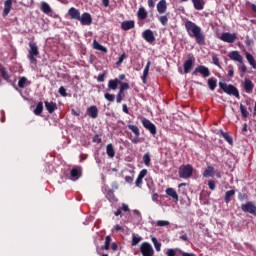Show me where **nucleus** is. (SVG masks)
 <instances>
[{
  "label": "nucleus",
  "mask_w": 256,
  "mask_h": 256,
  "mask_svg": "<svg viewBox=\"0 0 256 256\" xmlns=\"http://www.w3.org/2000/svg\"><path fill=\"white\" fill-rule=\"evenodd\" d=\"M185 29L189 35V37H194L196 39V43L198 45H205V34L201 27L191 21L185 22Z\"/></svg>",
  "instance_id": "1"
},
{
  "label": "nucleus",
  "mask_w": 256,
  "mask_h": 256,
  "mask_svg": "<svg viewBox=\"0 0 256 256\" xmlns=\"http://www.w3.org/2000/svg\"><path fill=\"white\" fill-rule=\"evenodd\" d=\"M30 49L28 50V59L31 64L36 65L37 64V55H39V47H37V44L34 41L29 42Z\"/></svg>",
  "instance_id": "2"
},
{
  "label": "nucleus",
  "mask_w": 256,
  "mask_h": 256,
  "mask_svg": "<svg viewBox=\"0 0 256 256\" xmlns=\"http://www.w3.org/2000/svg\"><path fill=\"white\" fill-rule=\"evenodd\" d=\"M219 87L224 91V93H227V95H233L234 97H239V90L235 86L231 84L227 85L223 82H219Z\"/></svg>",
  "instance_id": "3"
},
{
  "label": "nucleus",
  "mask_w": 256,
  "mask_h": 256,
  "mask_svg": "<svg viewBox=\"0 0 256 256\" xmlns=\"http://www.w3.org/2000/svg\"><path fill=\"white\" fill-rule=\"evenodd\" d=\"M191 175H193V166L189 164L180 166L179 177L181 179H189Z\"/></svg>",
  "instance_id": "4"
},
{
  "label": "nucleus",
  "mask_w": 256,
  "mask_h": 256,
  "mask_svg": "<svg viewBox=\"0 0 256 256\" xmlns=\"http://www.w3.org/2000/svg\"><path fill=\"white\" fill-rule=\"evenodd\" d=\"M202 75V77L207 78L211 76V71L203 65H200L194 69L192 75Z\"/></svg>",
  "instance_id": "5"
},
{
  "label": "nucleus",
  "mask_w": 256,
  "mask_h": 256,
  "mask_svg": "<svg viewBox=\"0 0 256 256\" xmlns=\"http://www.w3.org/2000/svg\"><path fill=\"white\" fill-rule=\"evenodd\" d=\"M142 125L147 131H150L151 135H157V127L149 119L143 118Z\"/></svg>",
  "instance_id": "6"
},
{
  "label": "nucleus",
  "mask_w": 256,
  "mask_h": 256,
  "mask_svg": "<svg viewBox=\"0 0 256 256\" xmlns=\"http://www.w3.org/2000/svg\"><path fill=\"white\" fill-rule=\"evenodd\" d=\"M220 40L223 41L224 43H235V41H237V34L224 32L220 36Z\"/></svg>",
  "instance_id": "7"
},
{
  "label": "nucleus",
  "mask_w": 256,
  "mask_h": 256,
  "mask_svg": "<svg viewBox=\"0 0 256 256\" xmlns=\"http://www.w3.org/2000/svg\"><path fill=\"white\" fill-rule=\"evenodd\" d=\"M140 251L143 256H153L154 253L153 246L147 242L141 244Z\"/></svg>",
  "instance_id": "8"
},
{
  "label": "nucleus",
  "mask_w": 256,
  "mask_h": 256,
  "mask_svg": "<svg viewBox=\"0 0 256 256\" xmlns=\"http://www.w3.org/2000/svg\"><path fill=\"white\" fill-rule=\"evenodd\" d=\"M242 211L244 213H250L251 215H256V206L253 202H247L246 204H242L241 206Z\"/></svg>",
  "instance_id": "9"
},
{
  "label": "nucleus",
  "mask_w": 256,
  "mask_h": 256,
  "mask_svg": "<svg viewBox=\"0 0 256 256\" xmlns=\"http://www.w3.org/2000/svg\"><path fill=\"white\" fill-rule=\"evenodd\" d=\"M78 21H80L81 25L89 26L91 23H93V17H91V14L88 12L83 13L78 18Z\"/></svg>",
  "instance_id": "10"
},
{
  "label": "nucleus",
  "mask_w": 256,
  "mask_h": 256,
  "mask_svg": "<svg viewBox=\"0 0 256 256\" xmlns=\"http://www.w3.org/2000/svg\"><path fill=\"white\" fill-rule=\"evenodd\" d=\"M193 65H195V57L192 56L184 62V73H191Z\"/></svg>",
  "instance_id": "11"
},
{
  "label": "nucleus",
  "mask_w": 256,
  "mask_h": 256,
  "mask_svg": "<svg viewBox=\"0 0 256 256\" xmlns=\"http://www.w3.org/2000/svg\"><path fill=\"white\" fill-rule=\"evenodd\" d=\"M228 57L229 59H231V61H236L237 63H242L243 61V56H241V54L237 50L231 51L228 54Z\"/></svg>",
  "instance_id": "12"
},
{
  "label": "nucleus",
  "mask_w": 256,
  "mask_h": 256,
  "mask_svg": "<svg viewBox=\"0 0 256 256\" xmlns=\"http://www.w3.org/2000/svg\"><path fill=\"white\" fill-rule=\"evenodd\" d=\"M255 87V84H253V81H251L249 78H245L244 80V91H246V93H253V89Z\"/></svg>",
  "instance_id": "13"
},
{
  "label": "nucleus",
  "mask_w": 256,
  "mask_h": 256,
  "mask_svg": "<svg viewBox=\"0 0 256 256\" xmlns=\"http://www.w3.org/2000/svg\"><path fill=\"white\" fill-rule=\"evenodd\" d=\"M142 37L147 41V43H153V41H155V35H153V31L151 30H145L142 33Z\"/></svg>",
  "instance_id": "14"
},
{
  "label": "nucleus",
  "mask_w": 256,
  "mask_h": 256,
  "mask_svg": "<svg viewBox=\"0 0 256 256\" xmlns=\"http://www.w3.org/2000/svg\"><path fill=\"white\" fill-rule=\"evenodd\" d=\"M157 11L160 15L167 13V0H160L157 4Z\"/></svg>",
  "instance_id": "15"
},
{
  "label": "nucleus",
  "mask_w": 256,
  "mask_h": 256,
  "mask_svg": "<svg viewBox=\"0 0 256 256\" xmlns=\"http://www.w3.org/2000/svg\"><path fill=\"white\" fill-rule=\"evenodd\" d=\"M68 15L71 17V19H75L76 21H79V17H81V12L77 8L71 7L68 10Z\"/></svg>",
  "instance_id": "16"
},
{
  "label": "nucleus",
  "mask_w": 256,
  "mask_h": 256,
  "mask_svg": "<svg viewBox=\"0 0 256 256\" xmlns=\"http://www.w3.org/2000/svg\"><path fill=\"white\" fill-rule=\"evenodd\" d=\"M134 28H135V21H133V20L123 21L121 23V29L123 31H129Z\"/></svg>",
  "instance_id": "17"
},
{
  "label": "nucleus",
  "mask_w": 256,
  "mask_h": 256,
  "mask_svg": "<svg viewBox=\"0 0 256 256\" xmlns=\"http://www.w3.org/2000/svg\"><path fill=\"white\" fill-rule=\"evenodd\" d=\"M87 114L89 115V117H91V119H97L99 115V109H97V106H90L87 109Z\"/></svg>",
  "instance_id": "18"
},
{
  "label": "nucleus",
  "mask_w": 256,
  "mask_h": 256,
  "mask_svg": "<svg viewBox=\"0 0 256 256\" xmlns=\"http://www.w3.org/2000/svg\"><path fill=\"white\" fill-rule=\"evenodd\" d=\"M121 83V80L119 79H113V80H109L108 82V91H116L117 87H119Z\"/></svg>",
  "instance_id": "19"
},
{
  "label": "nucleus",
  "mask_w": 256,
  "mask_h": 256,
  "mask_svg": "<svg viewBox=\"0 0 256 256\" xmlns=\"http://www.w3.org/2000/svg\"><path fill=\"white\" fill-rule=\"evenodd\" d=\"M166 195H168V197H171L176 203L177 201H179V194H177V191H175V189L173 188H167Z\"/></svg>",
  "instance_id": "20"
},
{
  "label": "nucleus",
  "mask_w": 256,
  "mask_h": 256,
  "mask_svg": "<svg viewBox=\"0 0 256 256\" xmlns=\"http://www.w3.org/2000/svg\"><path fill=\"white\" fill-rule=\"evenodd\" d=\"M44 105L48 113H54L57 111V104L54 102L45 101Z\"/></svg>",
  "instance_id": "21"
},
{
  "label": "nucleus",
  "mask_w": 256,
  "mask_h": 256,
  "mask_svg": "<svg viewBox=\"0 0 256 256\" xmlns=\"http://www.w3.org/2000/svg\"><path fill=\"white\" fill-rule=\"evenodd\" d=\"M79 177H81V170L79 168H73L70 171V179L72 181H77V179H79Z\"/></svg>",
  "instance_id": "22"
},
{
  "label": "nucleus",
  "mask_w": 256,
  "mask_h": 256,
  "mask_svg": "<svg viewBox=\"0 0 256 256\" xmlns=\"http://www.w3.org/2000/svg\"><path fill=\"white\" fill-rule=\"evenodd\" d=\"M12 5H13V0H6L4 2V12H3L4 17H7V15H9V13L11 12Z\"/></svg>",
  "instance_id": "23"
},
{
  "label": "nucleus",
  "mask_w": 256,
  "mask_h": 256,
  "mask_svg": "<svg viewBox=\"0 0 256 256\" xmlns=\"http://www.w3.org/2000/svg\"><path fill=\"white\" fill-rule=\"evenodd\" d=\"M192 3L197 11H203L205 8V2L203 0H192Z\"/></svg>",
  "instance_id": "24"
},
{
  "label": "nucleus",
  "mask_w": 256,
  "mask_h": 256,
  "mask_svg": "<svg viewBox=\"0 0 256 256\" xmlns=\"http://www.w3.org/2000/svg\"><path fill=\"white\" fill-rule=\"evenodd\" d=\"M245 57H246L249 65H251V67H253V69H256L255 57H253V55H251V53H249V52H245Z\"/></svg>",
  "instance_id": "25"
},
{
  "label": "nucleus",
  "mask_w": 256,
  "mask_h": 256,
  "mask_svg": "<svg viewBox=\"0 0 256 256\" xmlns=\"http://www.w3.org/2000/svg\"><path fill=\"white\" fill-rule=\"evenodd\" d=\"M215 176V168L213 166H207L203 173V177H214Z\"/></svg>",
  "instance_id": "26"
},
{
  "label": "nucleus",
  "mask_w": 256,
  "mask_h": 256,
  "mask_svg": "<svg viewBox=\"0 0 256 256\" xmlns=\"http://www.w3.org/2000/svg\"><path fill=\"white\" fill-rule=\"evenodd\" d=\"M41 11H43V13H45L46 15H51V13H53L51 6H49L47 2L41 3Z\"/></svg>",
  "instance_id": "27"
},
{
  "label": "nucleus",
  "mask_w": 256,
  "mask_h": 256,
  "mask_svg": "<svg viewBox=\"0 0 256 256\" xmlns=\"http://www.w3.org/2000/svg\"><path fill=\"white\" fill-rule=\"evenodd\" d=\"M149 67H151V61H148L144 71H143V76H142V82L145 84L147 83V75H149Z\"/></svg>",
  "instance_id": "28"
},
{
  "label": "nucleus",
  "mask_w": 256,
  "mask_h": 256,
  "mask_svg": "<svg viewBox=\"0 0 256 256\" xmlns=\"http://www.w3.org/2000/svg\"><path fill=\"white\" fill-rule=\"evenodd\" d=\"M27 85H31V82H29L26 77H21L18 81V87H20V89H25Z\"/></svg>",
  "instance_id": "29"
},
{
  "label": "nucleus",
  "mask_w": 256,
  "mask_h": 256,
  "mask_svg": "<svg viewBox=\"0 0 256 256\" xmlns=\"http://www.w3.org/2000/svg\"><path fill=\"white\" fill-rule=\"evenodd\" d=\"M93 49H96V51H102L103 53H107V49L105 46L101 45L97 40L93 41Z\"/></svg>",
  "instance_id": "30"
},
{
  "label": "nucleus",
  "mask_w": 256,
  "mask_h": 256,
  "mask_svg": "<svg viewBox=\"0 0 256 256\" xmlns=\"http://www.w3.org/2000/svg\"><path fill=\"white\" fill-rule=\"evenodd\" d=\"M137 15H138V19H141L143 21L147 19V10H145V8L143 7H140L137 12Z\"/></svg>",
  "instance_id": "31"
},
{
  "label": "nucleus",
  "mask_w": 256,
  "mask_h": 256,
  "mask_svg": "<svg viewBox=\"0 0 256 256\" xmlns=\"http://www.w3.org/2000/svg\"><path fill=\"white\" fill-rule=\"evenodd\" d=\"M106 153H107L108 157H110L111 159H113V157H115V149L113 148V144H108L106 146Z\"/></svg>",
  "instance_id": "32"
},
{
  "label": "nucleus",
  "mask_w": 256,
  "mask_h": 256,
  "mask_svg": "<svg viewBox=\"0 0 256 256\" xmlns=\"http://www.w3.org/2000/svg\"><path fill=\"white\" fill-rule=\"evenodd\" d=\"M208 87L211 91H215V87H217V78H210L208 80Z\"/></svg>",
  "instance_id": "33"
},
{
  "label": "nucleus",
  "mask_w": 256,
  "mask_h": 256,
  "mask_svg": "<svg viewBox=\"0 0 256 256\" xmlns=\"http://www.w3.org/2000/svg\"><path fill=\"white\" fill-rule=\"evenodd\" d=\"M221 135L229 145H233V137H231L228 132L221 131Z\"/></svg>",
  "instance_id": "34"
},
{
  "label": "nucleus",
  "mask_w": 256,
  "mask_h": 256,
  "mask_svg": "<svg viewBox=\"0 0 256 256\" xmlns=\"http://www.w3.org/2000/svg\"><path fill=\"white\" fill-rule=\"evenodd\" d=\"M128 129H130V131L134 133L135 137H139V135H141V132H139V128L135 125H128Z\"/></svg>",
  "instance_id": "35"
},
{
  "label": "nucleus",
  "mask_w": 256,
  "mask_h": 256,
  "mask_svg": "<svg viewBox=\"0 0 256 256\" xmlns=\"http://www.w3.org/2000/svg\"><path fill=\"white\" fill-rule=\"evenodd\" d=\"M158 19H159L161 25H163L164 27H167V23H169V16L168 15L159 16Z\"/></svg>",
  "instance_id": "36"
},
{
  "label": "nucleus",
  "mask_w": 256,
  "mask_h": 256,
  "mask_svg": "<svg viewBox=\"0 0 256 256\" xmlns=\"http://www.w3.org/2000/svg\"><path fill=\"white\" fill-rule=\"evenodd\" d=\"M235 195V190H229L225 193V203H229L231 201V197Z\"/></svg>",
  "instance_id": "37"
},
{
  "label": "nucleus",
  "mask_w": 256,
  "mask_h": 256,
  "mask_svg": "<svg viewBox=\"0 0 256 256\" xmlns=\"http://www.w3.org/2000/svg\"><path fill=\"white\" fill-rule=\"evenodd\" d=\"M35 115H41L43 113V102H39L34 110Z\"/></svg>",
  "instance_id": "38"
},
{
  "label": "nucleus",
  "mask_w": 256,
  "mask_h": 256,
  "mask_svg": "<svg viewBox=\"0 0 256 256\" xmlns=\"http://www.w3.org/2000/svg\"><path fill=\"white\" fill-rule=\"evenodd\" d=\"M143 161L146 167H149V165H151V155H149V153L144 154Z\"/></svg>",
  "instance_id": "39"
},
{
  "label": "nucleus",
  "mask_w": 256,
  "mask_h": 256,
  "mask_svg": "<svg viewBox=\"0 0 256 256\" xmlns=\"http://www.w3.org/2000/svg\"><path fill=\"white\" fill-rule=\"evenodd\" d=\"M157 227H168V225H171V222L167 220H158L156 222Z\"/></svg>",
  "instance_id": "40"
},
{
  "label": "nucleus",
  "mask_w": 256,
  "mask_h": 256,
  "mask_svg": "<svg viewBox=\"0 0 256 256\" xmlns=\"http://www.w3.org/2000/svg\"><path fill=\"white\" fill-rule=\"evenodd\" d=\"M128 89H129V83L127 82L120 83L119 93H123V91H127Z\"/></svg>",
  "instance_id": "41"
},
{
  "label": "nucleus",
  "mask_w": 256,
  "mask_h": 256,
  "mask_svg": "<svg viewBox=\"0 0 256 256\" xmlns=\"http://www.w3.org/2000/svg\"><path fill=\"white\" fill-rule=\"evenodd\" d=\"M142 238L139 236H136L135 234H133L132 236V245L135 247V245H139V243H141Z\"/></svg>",
  "instance_id": "42"
},
{
  "label": "nucleus",
  "mask_w": 256,
  "mask_h": 256,
  "mask_svg": "<svg viewBox=\"0 0 256 256\" xmlns=\"http://www.w3.org/2000/svg\"><path fill=\"white\" fill-rule=\"evenodd\" d=\"M104 97L107 101H109L110 103H113V101H115V94H109V93H105Z\"/></svg>",
  "instance_id": "43"
},
{
  "label": "nucleus",
  "mask_w": 256,
  "mask_h": 256,
  "mask_svg": "<svg viewBox=\"0 0 256 256\" xmlns=\"http://www.w3.org/2000/svg\"><path fill=\"white\" fill-rule=\"evenodd\" d=\"M238 69L242 73H247V66L245 65V63H243V60H242V62H239Z\"/></svg>",
  "instance_id": "44"
},
{
  "label": "nucleus",
  "mask_w": 256,
  "mask_h": 256,
  "mask_svg": "<svg viewBox=\"0 0 256 256\" xmlns=\"http://www.w3.org/2000/svg\"><path fill=\"white\" fill-rule=\"evenodd\" d=\"M110 245H111V236H106L105 245H104L105 251H108Z\"/></svg>",
  "instance_id": "45"
},
{
  "label": "nucleus",
  "mask_w": 256,
  "mask_h": 256,
  "mask_svg": "<svg viewBox=\"0 0 256 256\" xmlns=\"http://www.w3.org/2000/svg\"><path fill=\"white\" fill-rule=\"evenodd\" d=\"M240 111L243 117H249V112L247 111V108H245V106L240 105Z\"/></svg>",
  "instance_id": "46"
},
{
  "label": "nucleus",
  "mask_w": 256,
  "mask_h": 256,
  "mask_svg": "<svg viewBox=\"0 0 256 256\" xmlns=\"http://www.w3.org/2000/svg\"><path fill=\"white\" fill-rule=\"evenodd\" d=\"M1 75L3 79H5V81H9V73H7V70H5V68L1 69Z\"/></svg>",
  "instance_id": "47"
},
{
  "label": "nucleus",
  "mask_w": 256,
  "mask_h": 256,
  "mask_svg": "<svg viewBox=\"0 0 256 256\" xmlns=\"http://www.w3.org/2000/svg\"><path fill=\"white\" fill-rule=\"evenodd\" d=\"M166 255H167V256H175V255H177V252L175 251V249L169 248V249H167V251H166Z\"/></svg>",
  "instance_id": "48"
},
{
  "label": "nucleus",
  "mask_w": 256,
  "mask_h": 256,
  "mask_svg": "<svg viewBox=\"0 0 256 256\" xmlns=\"http://www.w3.org/2000/svg\"><path fill=\"white\" fill-rule=\"evenodd\" d=\"M59 94L62 96V97H67V90L65 89V87L61 86L59 88Z\"/></svg>",
  "instance_id": "49"
},
{
  "label": "nucleus",
  "mask_w": 256,
  "mask_h": 256,
  "mask_svg": "<svg viewBox=\"0 0 256 256\" xmlns=\"http://www.w3.org/2000/svg\"><path fill=\"white\" fill-rule=\"evenodd\" d=\"M126 57H127V55H126L125 53H123V54L119 57L118 61L116 62V65H121V63H123V61H125Z\"/></svg>",
  "instance_id": "50"
},
{
  "label": "nucleus",
  "mask_w": 256,
  "mask_h": 256,
  "mask_svg": "<svg viewBox=\"0 0 256 256\" xmlns=\"http://www.w3.org/2000/svg\"><path fill=\"white\" fill-rule=\"evenodd\" d=\"M234 73H235V70L233 69V66L229 65L228 66V77H233Z\"/></svg>",
  "instance_id": "51"
},
{
  "label": "nucleus",
  "mask_w": 256,
  "mask_h": 256,
  "mask_svg": "<svg viewBox=\"0 0 256 256\" xmlns=\"http://www.w3.org/2000/svg\"><path fill=\"white\" fill-rule=\"evenodd\" d=\"M212 61H213L214 65H216L217 67H221V65L219 64V57H217V55H214L212 57Z\"/></svg>",
  "instance_id": "52"
},
{
  "label": "nucleus",
  "mask_w": 256,
  "mask_h": 256,
  "mask_svg": "<svg viewBox=\"0 0 256 256\" xmlns=\"http://www.w3.org/2000/svg\"><path fill=\"white\" fill-rule=\"evenodd\" d=\"M135 185H136V187H141V185H143V178L138 176L135 181Z\"/></svg>",
  "instance_id": "53"
},
{
  "label": "nucleus",
  "mask_w": 256,
  "mask_h": 256,
  "mask_svg": "<svg viewBox=\"0 0 256 256\" xmlns=\"http://www.w3.org/2000/svg\"><path fill=\"white\" fill-rule=\"evenodd\" d=\"M208 187H209V189H211V191H215V187H216L215 181L210 180V181L208 182Z\"/></svg>",
  "instance_id": "54"
},
{
  "label": "nucleus",
  "mask_w": 256,
  "mask_h": 256,
  "mask_svg": "<svg viewBox=\"0 0 256 256\" xmlns=\"http://www.w3.org/2000/svg\"><path fill=\"white\" fill-rule=\"evenodd\" d=\"M97 81L99 83H103V81H105V73L99 74L97 77Z\"/></svg>",
  "instance_id": "55"
},
{
  "label": "nucleus",
  "mask_w": 256,
  "mask_h": 256,
  "mask_svg": "<svg viewBox=\"0 0 256 256\" xmlns=\"http://www.w3.org/2000/svg\"><path fill=\"white\" fill-rule=\"evenodd\" d=\"M123 101V93L118 92L116 96V103H121Z\"/></svg>",
  "instance_id": "56"
},
{
  "label": "nucleus",
  "mask_w": 256,
  "mask_h": 256,
  "mask_svg": "<svg viewBox=\"0 0 256 256\" xmlns=\"http://www.w3.org/2000/svg\"><path fill=\"white\" fill-rule=\"evenodd\" d=\"M146 176H147V169L141 170L139 175H138V177H140L142 179L145 178Z\"/></svg>",
  "instance_id": "57"
},
{
  "label": "nucleus",
  "mask_w": 256,
  "mask_h": 256,
  "mask_svg": "<svg viewBox=\"0 0 256 256\" xmlns=\"http://www.w3.org/2000/svg\"><path fill=\"white\" fill-rule=\"evenodd\" d=\"M157 0H148V7H150V9H153L155 7V2Z\"/></svg>",
  "instance_id": "58"
},
{
  "label": "nucleus",
  "mask_w": 256,
  "mask_h": 256,
  "mask_svg": "<svg viewBox=\"0 0 256 256\" xmlns=\"http://www.w3.org/2000/svg\"><path fill=\"white\" fill-rule=\"evenodd\" d=\"M180 254H181L182 256H196V255L193 254V253H187V252H183V251H181V250H180Z\"/></svg>",
  "instance_id": "59"
},
{
  "label": "nucleus",
  "mask_w": 256,
  "mask_h": 256,
  "mask_svg": "<svg viewBox=\"0 0 256 256\" xmlns=\"http://www.w3.org/2000/svg\"><path fill=\"white\" fill-rule=\"evenodd\" d=\"M154 247H155L156 251H161V243L156 242V243L154 244Z\"/></svg>",
  "instance_id": "60"
},
{
  "label": "nucleus",
  "mask_w": 256,
  "mask_h": 256,
  "mask_svg": "<svg viewBox=\"0 0 256 256\" xmlns=\"http://www.w3.org/2000/svg\"><path fill=\"white\" fill-rule=\"evenodd\" d=\"M125 181H126V183H133V177H131V176H126V177H125Z\"/></svg>",
  "instance_id": "61"
},
{
  "label": "nucleus",
  "mask_w": 256,
  "mask_h": 256,
  "mask_svg": "<svg viewBox=\"0 0 256 256\" xmlns=\"http://www.w3.org/2000/svg\"><path fill=\"white\" fill-rule=\"evenodd\" d=\"M180 239L182 241H189V237L187 236V234H184V235L180 236Z\"/></svg>",
  "instance_id": "62"
},
{
  "label": "nucleus",
  "mask_w": 256,
  "mask_h": 256,
  "mask_svg": "<svg viewBox=\"0 0 256 256\" xmlns=\"http://www.w3.org/2000/svg\"><path fill=\"white\" fill-rule=\"evenodd\" d=\"M122 211H129V206L127 204H122Z\"/></svg>",
  "instance_id": "63"
},
{
  "label": "nucleus",
  "mask_w": 256,
  "mask_h": 256,
  "mask_svg": "<svg viewBox=\"0 0 256 256\" xmlns=\"http://www.w3.org/2000/svg\"><path fill=\"white\" fill-rule=\"evenodd\" d=\"M159 199V194L155 193L152 195V201H158Z\"/></svg>",
  "instance_id": "64"
}]
</instances>
